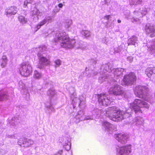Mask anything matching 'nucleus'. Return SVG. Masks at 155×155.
Listing matches in <instances>:
<instances>
[{
	"label": "nucleus",
	"mask_w": 155,
	"mask_h": 155,
	"mask_svg": "<svg viewBox=\"0 0 155 155\" xmlns=\"http://www.w3.org/2000/svg\"><path fill=\"white\" fill-rule=\"evenodd\" d=\"M149 107V105L147 103L140 100L136 99L134 102L130 104V106L125 111L120 110L116 107L113 106L108 108L105 110L104 113L105 116L110 119L115 121H120L124 118L130 117L131 113L134 112L135 114H139L142 113L140 107Z\"/></svg>",
	"instance_id": "nucleus-1"
},
{
	"label": "nucleus",
	"mask_w": 155,
	"mask_h": 155,
	"mask_svg": "<svg viewBox=\"0 0 155 155\" xmlns=\"http://www.w3.org/2000/svg\"><path fill=\"white\" fill-rule=\"evenodd\" d=\"M58 40L61 41L60 43L61 46L66 48H73L76 43L75 39H71L68 35H64L63 33L57 34L55 41L56 42Z\"/></svg>",
	"instance_id": "nucleus-2"
},
{
	"label": "nucleus",
	"mask_w": 155,
	"mask_h": 155,
	"mask_svg": "<svg viewBox=\"0 0 155 155\" xmlns=\"http://www.w3.org/2000/svg\"><path fill=\"white\" fill-rule=\"evenodd\" d=\"M134 91L136 96L142 98L146 101H150V95L148 88H135Z\"/></svg>",
	"instance_id": "nucleus-3"
},
{
	"label": "nucleus",
	"mask_w": 155,
	"mask_h": 155,
	"mask_svg": "<svg viewBox=\"0 0 155 155\" xmlns=\"http://www.w3.org/2000/svg\"><path fill=\"white\" fill-rule=\"evenodd\" d=\"M20 74L25 77H28L32 72V68L31 65L25 63L20 64L19 68Z\"/></svg>",
	"instance_id": "nucleus-4"
},
{
	"label": "nucleus",
	"mask_w": 155,
	"mask_h": 155,
	"mask_svg": "<svg viewBox=\"0 0 155 155\" xmlns=\"http://www.w3.org/2000/svg\"><path fill=\"white\" fill-rule=\"evenodd\" d=\"M98 101L100 105L107 106L110 104L112 101L110 97L105 94H97Z\"/></svg>",
	"instance_id": "nucleus-5"
},
{
	"label": "nucleus",
	"mask_w": 155,
	"mask_h": 155,
	"mask_svg": "<svg viewBox=\"0 0 155 155\" xmlns=\"http://www.w3.org/2000/svg\"><path fill=\"white\" fill-rule=\"evenodd\" d=\"M137 79L135 74L133 72H130L124 76L123 81L126 85H132L135 83Z\"/></svg>",
	"instance_id": "nucleus-6"
},
{
	"label": "nucleus",
	"mask_w": 155,
	"mask_h": 155,
	"mask_svg": "<svg viewBox=\"0 0 155 155\" xmlns=\"http://www.w3.org/2000/svg\"><path fill=\"white\" fill-rule=\"evenodd\" d=\"M18 143L21 147H31L35 143V141L31 139L21 138L18 140Z\"/></svg>",
	"instance_id": "nucleus-7"
},
{
	"label": "nucleus",
	"mask_w": 155,
	"mask_h": 155,
	"mask_svg": "<svg viewBox=\"0 0 155 155\" xmlns=\"http://www.w3.org/2000/svg\"><path fill=\"white\" fill-rule=\"evenodd\" d=\"M102 128L105 131H107L109 134H112L117 130L116 125L111 124L107 121L104 122L102 124Z\"/></svg>",
	"instance_id": "nucleus-8"
},
{
	"label": "nucleus",
	"mask_w": 155,
	"mask_h": 155,
	"mask_svg": "<svg viewBox=\"0 0 155 155\" xmlns=\"http://www.w3.org/2000/svg\"><path fill=\"white\" fill-rule=\"evenodd\" d=\"M131 151L130 145L125 147H121L117 149V155H128Z\"/></svg>",
	"instance_id": "nucleus-9"
},
{
	"label": "nucleus",
	"mask_w": 155,
	"mask_h": 155,
	"mask_svg": "<svg viewBox=\"0 0 155 155\" xmlns=\"http://www.w3.org/2000/svg\"><path fill=\"white\" fill-rule=\"evenodd\" d=\"M115 136L116 140L122 144L126 143L127 142L129 137L128 135L122 134H116Z\"/></svg>",
	"instance_id": "nucleus-10"
},
{
	"label": "nucleus",
	"mask_w": 155,
	"mask_h": 155,
	"mask_svg": "<svg viewBox=\"0 0 155 155\" xmlns=\"http://www.w3.org/2000/svg\"><path fill=\"white\" fill-rule=\"evenodd\" d=\"M47 94L49 96L51 101H54L56 100L58 96L53 88H50L47 92Z\"/></svg>",
	"instance_id": "nucleus-11"
},
{
	"label": "nucleus",
	"mask_w": 155,
	"mask_h": 155,
	"mask_svg": "<svg viewBox=\"0 0 155 155\" xmlns=\"http://www.w3.org/2000/svg\"><path fill=\"white\" fill-rule=\"evenodd\" d=\"M19 119L18 117H15L12 118H9L8 120V122L15 127L17 128L19 123Z\"/></svg>",
	"instance_id": "nucleus-12"
},
{
	"label": "nucleus",
	"mask_w": 155,
	"mask_h": 155,
	"mask_svg": "<svg viewBox=\"0 0 155 155\" xmlns=\"http://www.w3.org/2000/svg\"><path fill=\"white\" fill-rule=\"evenodd\" d=\"M71 98L72 100V103L73 104H75L76 101H78V102L79 103L78 106L80 107L83 100L82 99V98L83 97L81 96L80 97L79 99H78L75 97V96L76 95V93L75 92H74L72 94L71 93ZM76 102H78L77 101Z\"/></svg>",
	"instance_id": "nucleus-13"
},
{
	"label": "nucleus",
	"mask_w": 155,
	"mask_h": 155,
	"mask_svg": "<svg viewBox=\"0 0 155 155\" xmlns=\"http://www.w3.org/2000/svg\"><path fill=\"white\" fill-rule=\"evenodd\" d=\"M109 92L110 94L117 95L122 94L123 93V91L120 89V88H110Z\"/></svg>",
	"instance_id": "nucleus-14"
},
{
	"label": "nucleus",
	"mask_w": 155,
	"mask_h": 155,
	"mask_svg": "<svg viewBox=\"0 0 155 155\" xmlns=\"http://www.w3.org/2000/svg\"><path fill=\"white\" fill-rule=\"evenodd\" d=\"M17 12V8L15 6H11L5 10V13L7 15H14Z\"/></svg>",
	"instance_id": "nucleus-15"
},
{
	"label": "nucleus",
	"mask_w": 155,
	"mask_h": 155,
	"mask_svg": "<svg viewBox=\"0 0 155 155\" xmlns=\"http://www.w3.org/2000/svg\"><path fill=\"white\" fill-rule=\"evenodd\" d=\"M144 122V120L143 118L138 117L135 118V124L139 128V130H140L142 128L141 126H143Z\"/></svg>",
	"instance_id": "nucleus-16"
},
{
	"label": "nucleus",
	"mask_w": 155,
	"mask_h": 155,
	"mask_svg": "<svg viewBox=\"0 0 155 155\" xmlns=\"http://www.w3.org/2000/svg\"><path fill=\"white\" fill-rule=\"evenodd\" d=\"M54 101H50V103H47L45 106V111L47 113L50 114L51 112H55V110L52 106V104Z\"/></svg>",
	"instance_id": "nucleus-17"
},
{
	"label": "nucleus",
	"mask_w": 155,
	"mask_h": 155,
	"mask_svg": "<svg viewBox=\"0 0 155 155\" xmlns=\"http://www.w3.org/2000/svg\"><path fill=\"white\" fill-rule=\"evenodd\" d=\"M146 31L147 34L152 33L150 37H153L155 36V28L153 26H146Z\"/></svg>",
	"instance_id": "nucleus-18"
},
{
	"label": "nucleus",
	"mask_w": 155,
	"mask_h": 155,
	"mask_svg": "<svg viewBox=\"0 0 155 155\" xmlns=\"http://www.w3.org/2000/svg\"><path fill=\"white\" fill-rule=\"evenodd\" d=\"M9 97L8 93L4 89L0 91V101L8 99Z\"/></svg>",
	"instance_id": "nucleus-19"
},
{
	"label": "nucleus",
	"mask_w": 155,
	"mask_h": 155,
	"mask_svg": "<svg viewBox=\"0 0 155 155\" xmlns=\"http://www.w3.org/2000/svg\"><path fill=\"white\" fill-rule=\"evenodd\" d=\"M38 56L39 58V62L41 64L46 63L48 65H49L50 64V61L46 57L41 56L40 54H38Z\"/></svg>",
	"instance_id": "nucleus-20"
},
{
	"label": "nucleus",
	"mask_w": 155,
	"mask_h": 155,
	"mask_svg": "<svg viewBox=\"0 0 155 155\" xmlns=\"http://www.w3.org/2000/svg\"><path fill=\"white\" fill-rule=\"evenodd\" d=\"M84 115V113L83 111L81 110L79 111L77 115L75 116V119L76 120H75V121L76 123H78L80 120H84V118L83 117Z\"/></svg>",
	"instance_id": "nucleus-21"
},
{
	"label": "nucleus",
	"mask_w": 155,
	"mask_h": 155,
	"mask_svg": "<svg viewBox=\"0 0 155 155\" xmlns=\"http://www.w3.org/2000/svg\"><path fill=\"white\" fill-rule=\"evenodd\" d=\"M137 41V37L135 36H133L128 39V45H134Z\"/></svg>",
	"instance_id": "nucleus-22"
},
{
	"label": "nucleus",
	"mask_w": 155,
	"mask_h": 155,
	"mask_svg": "<svg viewBox=\"0 0 155 155\" xmlns=\"http://www.w3.org/2000/svg\"><path fill=\"white\" fill-rule=\"evenodd\" d=\"M65 139L66 140H67V143H66V141L65 143L64 142L63 146L66 150L68 151L71 148V143L70 142V139L68 137H65Z\"/></svg>",
	"instance_id": "nucleus-23"
},
{
	"label": "nucleus",
	"mask_w": 155,
	"mask_h": 155,
	"mask_svg": "<svg viewBox=\"0 0 155 155\" xmlns=\"http://www.w3.org/2000/svg\"><path fill=\"white\" fill-rule=\"evenodd\" d=\"M33 77L36 79H39L41 77V74L39 73L37 71H34Z\"/></svg>",
	"instance_id": "nucleus-24"
},
{
	"label": "nucleus",
	"mask_w": 155,
	"mask_h": 155,
	"mask_svg": "<svg viewBox=\"0 0 155 155\" xmlns=\"http://www.w3.org/2000/svg\"><path fill=\"white\" fill-rule=\"evenodd\" d=\"M18 18L20 22L22 24H25L27 22V20L25 19V17L22 15H19L18 16Z\"/></svg>",
	"instance_id": "nucleus-25"
},
{
	"label": "nucleus",
	"mask_w": 155,
	"mask_h": 155,
	"mask_svg": "<svg viewBox=\"0 0 155 155\" xmlns=\"http://www.w3.org/2000/svg\"><path fill=\"white\" fill-rule=\"evenodd\" d=\"M34 0H25L24 1L23 7L24 8L28 7V4H31L33 2Z\"/></svg>",
	"instance_id": "nucleus-26"
},
{
	"label": "nucleus",
	"mask_w": 155,
	"mask_h": 155,
	"mask_svg": "<svg viewBox=\"0 0 155 155\" xmlns=\"http://www.w3.org/2000/svg\"><path fill=\"white\" fill-rule=\"evenodd\" d=\"M146 73L149 77H150L153 74V70L150 68H148L146 71Z\"/></svg>",
	"instance_id": "nucleus-27"
},
{
	"label": "nucleus",
	"mask_w": 155,
	"mask_h": 155,
	"mask_svg": "<svg viewBox=\"0 0 155 155\" xmlns=\"http://www.w3.org/2000/svg\"><path fill=\"white\" fill-rule=\"evenodd\" d=\"M102 111L101 110L96 109L93 111L92 114L95 113L96 115V117H99L101 114Z\"/></svg>",
	"instance_id": "nucleus-28"
},
{
	"label": "nucleus",
	"mask_w": 155,
	"mask_h": 155,
	"mask_svg": "<svg viewBox=\"0 0 155 155\" xmlns=\"http://www.w3.org/2000/svg\"><path fill=\"white\" fill-rule=\"evenodd\" d=\"M82 34L85 37H87L90 35V32L88 31L85 30L83 31Z\"/></svg>",
	"instance_id": "nucleus-29"
},
{
	"label": "nucleus",
	"mask_w": 155,
	"mask_h": 155,
	"mask_svg": "<svg viewBox=\"0 0 155 155\" xmlns=\"http://www.w3.org/2000/svg\"><path fill=\"white\" fill-rule=\"evenodd\" d=\"M31 13L32 15H37L39 13V10L36 8L34 7L33 10L31 11Z\"/></svg>",
	"instance_id": "nucleus-30"
},
{
	"label": "nucleus",
	"mask_w": 155,
	"mask_h": 155,
	"mask_svg": "<svg viewBox=\"0 0 155 155\" xmlns=\"http://www.w3.org/2000/svg\"><path fill=\"white\" fill-rule=\"evenodd\" d=\"M7 153V151L3 149L0 148V155H5Z\"/></svg>",
	"instance_id": "nucleus-31"
},
{
	"label": "nucleus",
	"mask_w": 155,
	"mask_h": 155,
	"mask_svg": "<svg viewBox=\"0 0 155 155\" xmlns=\"http://www.w3.org/2000/svg\"><path fill=\"white\" fill-rule=\"evenodd\" d=\"M93 116H87L85 118H84V120H93Z\"/></svg>",
	"instance_id": "nucleus-32"
},
{
	"label": "nucleus",
	"mask_w": 155,
	"mask_h": 155,
	"mask_svg": "<svg viewBox=\"0 0 155 155\" xmlns=\"http://www.w3.org/2000/svg\"><path fill=\"white\" fill-rule=\"evenodd\" d=\"M55 63L58 66H59L61 64V61L60 59H57L55 61H54Z\"/></svg>",
	"instance_id": "nucleus-33"
},
{
	"label": "nucleus",
	"mask_w": 155,
	"mask_h": 155,
	"mask_svg": "<svg viewBox=\"0 0 155 155\" xmlns=\"http://www.w3.org/2000/svg\"><path fill=\"white\" fill-rule=\"evenodd\" d=\"M3 61L7 63V58L6 56H3L2 58Z\"/></svg>",
	"instance_id": "nucleus-34"
},
{
	"label": "nucleus",
	"mask_w": 155,
	"mask_h": 155,
	"mask_svg": "<svg viewBox=\"0 0 155 155\" xmlns=\"http://www.w3.org/2000/svg\"><path fill=\"white\" fill-rule=\"evenodd\" d=\"M46 21L45 19H44L40 23V24L41 26L46 23Z\"/></svg>",
	"instance_id": "nucleus-35"
},
{
	"label": "nucleus",
	"mask_w": 155,
	"mask_h": 155,
	"mask_svg": "<svg viewBox=\"0 0 155 155\" xmlns=\"http://www.w3.org/2000/svg\"><path fill=\"white\" fill-rule=\"evenodd\" d=\"M7 63L3 61L1 64V65L2 68L5 67Z\"/></svg>",
	"instance_id": "nucleus-36"
},
{
	"label": "nucleus",
	"mask_w": 155,
	"mask_h": 155,
	"mask_svg": "<svg viewBox=\"0 0 155 155\" xmlns=\"http://www.w3.org/2000/svg\"><path fill=\"white\" fill-rule=\"evenodd\" d=\"M151 48H150V50L152 51L153 50L155 49V45H153L151 46Z\"/></svg>",
	"instance_id": "nucleus-37"
},
{
	"label": "nucleus",
	"mask_w": 155,
	"mask_h": 155,
	"mask_svg": "<svg viewBox=\"0 0 155 155\" xmlns=\"http://www.w3.org/2000/svg\"><path fill=\"white\" fill-rule=\"evenodd\" d=\"M110 17V15H106L104 16V18L106 20H108L109 19Z\"/></svg>",
	"instance_id": "nucleus-38"
},
{
	"label": "nucleus",
	"mask_w": 155,
	"mask_h": 155,
	"mask_svg": "<svg viewBox=\"0 0 155 155\" xmlns=\"http://www.w3.org/2000/svg\"><path fill=\"white\" fill-rule=\"evenodd\" d=\"M26 99L28 100L29 99V94L28 93L26 94Z\"/></svg>",
	"instance_id": "nucleus-39"
},
{
	"label": "nucleus",
	"mask_w": 155,
	"mask_h": 155,
	"mask_svg": "<svg viewBox=\"0 0 155 155\" xmlns=\"http://www.w3.org/2000/svg\"><path fill=\"white\" fill-rule=\"evenodd\" d=\"M62 153H63V151L62 150H59L58 152L57 153L58 154H59L60 155H61L62 154Z\"/></svg>",
	"instance_id": "nucleus-40"
},
{
	"label": "nucleus",
	"mask_w": 155,
	"mask_h": 155,
	"mask_svg": "<svg viewBox=\"0 0 155 155\" xmlns=\"http://www.w3.org/2000/svg\"><path fill=\"white\" fill-rule=\"evenodd\" d=\"M58 6L60 8H62L63 7V4L61 3H60L58 5Z\"/></svg>",
	"instance_id": "nucleus-41"
},
{
	"label": "nucleus",
	"mask_w": 155,
	"mask_h": 155,
	"mask_svg": "<svg viewBox=\"0 0 155 155\" xmlns=\"http://www.w3.org/2000/svg\"><path fill=\"white\" fill-rule=\"evenodd\" d=\"M41 26L39 24L38 25H36V27L37 28V29H38L41 28Z\"/></svg>",
	"instance_id": "nucleus-42"
},
{
	"label": "nucleus",
	"mask_w": 155,
	"mask_h": 155,
	"mask_svg": "<svg viewBox=\"0 0 155 155\" xmlns=\"http://www.w3.org/2000/svg\"><path fill=\"white\" fill-rule=\"evenodd\" d=\"M13 136L12 135H7L6 137L8 138H12Z\"/></svg>",
	"instance_id": "nucleus-43"
},
{
	"label": "nucleus",
	"mask_w": 155,
	"mask_h": 155,
	"mask_svg": "<svg viewBox=\"0 0 155 155\" xmlns=\"http://www.w3.org/2000/svg\"><path fill=\"white\" fill-rule=\"evenodd\" d=\"M64 137V140H63V145H64V143L65 142V141H66V143H67V140H66L65 139V137Z\"/></svg>",
	"instance_id": "nucleus-44"
},
{
	"label": "nucleus",
	"mask_w": 155,
	"mask_h": 155,
	"mask_svg": "<svg viewBox=\"0 0 155 155\" xmlns=\"http://www.w3.org/2000/svg\"><path fill=\"white\" fill-rule=\"evenodd\" d=\"M26 88H24V89H23L22 90L23 91H26V89H25Z\"/></svg>",
	"instance_id": "nucleus-45"
},
{
	"label": "nucleus",
	"mask_w": 155,
	"mask_h": 155,
	"mask_svg": "<svg viewBox=\"0 0 155 155\" xmlns=\"http://www.w3.org/2000/svg\"><path fill=\"white\" fill-rule=\"evenodd\" d=\"M118 22L119 23H120L121 22V21L120 20H118Z\"/></svg>",
	"instance_id": "nucleus-46"
},
{
	"label": "nucleus",
	"mask_w": 155,
	"mask_h": 155,
	"mask_svg": "<svg viewBox=\"0 0 155 155\" xmlns=\"http://www.w3.org/2000/svg\"><path fill=\"white\" fill-rule=\"evenodd\" d=\"M142 2V1L141 0H138V2Z\"/></svg>",
	"instance_id": "nucleus-47"
},
{
	"label": "nucleus",
	"mask_w": 155,
	"mask_h": 155,
	"mask_svg": "<svg viewBox=\"0 0 155 155\" xmlns=\"http://www.w3.org/2000/svg\"><path fill=\"white\" fill-rule=\"evenodd\" d=\"M54 155H58V154L57 153H56L54 154Z\"/></svg>",
	"instance_id": "nucleus-48"
}]
</instances>
